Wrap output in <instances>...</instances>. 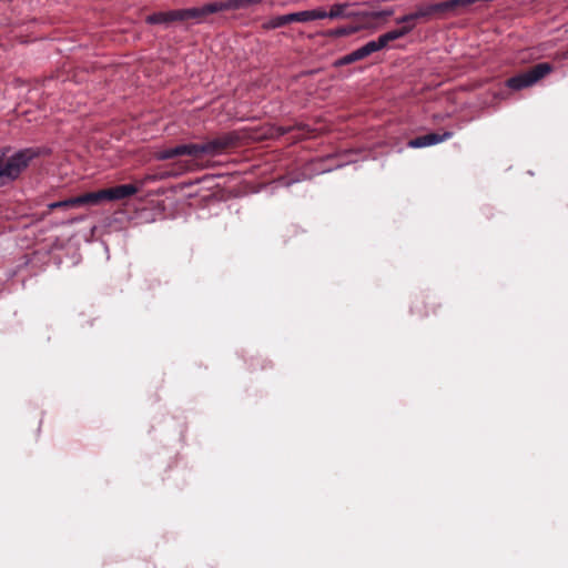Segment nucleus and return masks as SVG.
Listing matches in <instances>:
<instances>
[{"label": "nucleus", "mask_w": 568, "mask_h": 568, "mask_svg": "<svg viewBox=\"0 0 568 568\" xmlns=\"http://www.w3.org/2000/svg\"><path fill=\"white\" fill-rule=\"evenodd\" d=\"M37 154L33 149H24L6 159L0 152V187L14 181Z\"/></svg>", "instance_id": "1"}, {"label": "nucleus", "mask_w": 568, "mask_h": 568, "mask_svg": "<svg viewBox=\"0 0 568 568\" xmlns=\"http://www.w3.org/2000/svg\"><path fill=\"white\" fill-rule=\"evenodd\" d=\"M551 71L548 63H539L528 70L527 72L517 74L507 80L506 85L513 90H521L535 84L538 80L544 78Z\"/></svg>", "instance_id": "2"}, {"label": "nucleus", "mask_w": 568, "mask_h": 568, "mask_svg": "<svg viewBox=\"0 0 568 568\" xmlns=\"http://www.w3.org/2000/svg\"><path fill=\"white\" fill-rule=\"evenodd\" d=\"M237 136L234 133H226L211 141L202 143L203 153L207 155H219L224 150L235 144Z\"/></svg>", "instance_id": "3"}, {"label": "nucleus", "mask_w": 568, "mask_h": 568, "mask_svg": "<svg viewBox=\"0 0 568 568\" xmlns=\"http://www.w3.org/2000/svg\"><path fill=\"white\" fill-rule=\"evenodd\" d=\"M145 21L150 24L169 27L173 22L183 21V12L182 9L160 11L148 16Z\"/></svg>", "instance_id": "4"}, {"label": "nucleus", "mask_w": 568, "mask_h": 568, "mask_svg": "<svg viewBox=\"0 0 568 568\" xmlns=\"http://www.w3.org/2000/svg\"><path fill=\"white\" fill-rule=\"evenodd\" d=\"M453 136L452 132L439 133H428L422 136H417L410 141H408L407 145L412 149H419L425 146L435 145L437 143L444 142Z\"/></svg>", "instance_id": "5"}, {"label": "nucleus", "mask_w": 568, "mask_h": 568, "mask_svg": "<svg viewBox=\"0 0 568 568\" xmlns=\"http://www.w3.org/2000/svg\"><path fill=\"white\" fill-rule=\"evenodd\" d=\"M414 29V26H403L400 29L388 31L373 40L377 50L384 49L390 41L403 38Z\"/></svg>", "instance_id": "6"}, {"label": "nucleus", "mask_w": 568, "mask_h": 568, "mask_svg": "<svg viewBox=\"0 0 568 568\" xmlns=\"http://www.w3.org/2000/svg\"><path fill=\"white\" fill-rule=\"evenodd\" d=\"M138 191H139L138 187L134 186L133 184H123V185H118L115 187L105 189L104 195H105V200L114 201V200H122V199L132 196L135 193H138Z\"/></svg>", "instance_id": "7"}, {"label": "nucleus", "mask_w": 568, "mask_h": 568, "mask_svg": "<svg viewBox=\"0 0 568 568\" xmlns=\"http://www.w3.org/2000/svg\"><path fill=\"white\" fill-rule=\"evenodd\" d=\"M104 194H105L104 190H100L98 192L85 193L80 196H77L75 202H77L78 206L85 205V204L95 205V204H99L101 201H105Z\"/></svg>", "instance_id": "8"}, {"label": "nucleus", "mask_w": 568, "mask_h": 568, "mask_svg": "<svg viewBox=\"0 0 568 568\" xmlns=\"http://www.w3.org/2000/svg\"><path fill=\"white\" fill-rule=\"evenodd\" d=\"M175 146L179 156L187 155L192 158H199L201 154H204L202 143H186Z\"/></svg>", "instance_id": "9"}, {"label": "nucleus", "mask_w": 568, "mask_h": 568, "mask_svg": "<svg viewBox=\"0 0 568 568\" xmlns=\"http://www.w3.org/2000/svg\"><path fill=\"white\" fill-rule=\"evenodd\" d=\"M183 21L193 20L195 23L204 22L206 18L204 6L182 9Z\"/></svg>", "instance_id": "10"}, {"label": "nucleus", "mask_w": 568, "mask_h": 568, "mask_svg": "<svg viewBox=\"0 0 568 568\" xmlns=\"http://www.w3.org/2000/svg\"><path fill=\"white\" fill-rule=\"evenodd\" d=\"M377 48L374 43V41H369L367 42L366 44H364L363 47L354 50L352 53V58L354 60V62L356 61H359L362 59H365L366 57H368L369 54L374 53V52H377Z\"/></svg>", "instance_id": "11"}, {"label": "nucleus", "mask_w": 568, "mask_h": 568, "mask_svg": "<svg viewBox=\"0 0 568 568\" xmlns=\"http://www.w3.org/2000/svg\"><path fill=\"white\" fill-rule=\"evenodd\" d=\"M206 17L221 11L232 10L230 0L216 1L204 4Z\"/></svg>", "instance_id": "12"}, {"label": "nucleus", "mask_w": 568, "mask_h": 568, "mask_svg": "<svg viewBox=\"0 0 568 568\" xmlns=\"http://www.w3.org/2000/svg\"><path fill=\"white\" fill-rule=\"evenodd\" d=\"M291 23L290 14L276 16L263 24L264 29H277Z\"/></svg>", "instance_id": "13"}, {"label": "nucleus", "mask_w": 568, "mask_h": 568, "mask_svg": "<svg viewBox=\"0 0 568 568\" xmlns=\"http://www.w3.org/2000/svg\"><path fill=\"white\" fill-rule=\"evenodd\" d=\"M176 156H179L176 146L159 150L154 153V158L159 161H165Z\"/></svg>", "instance_id": "14"}, {"label": "nucleus", "mask_w": 568, "mask_h": 568, "mask_svg": "<svg viewBox=\"0 0 568 568\" xmlns=\"http://www.w3.org/2000/svg\"><path fill=\"white\" fill-rule=\"evenodd\" d=\"M288 14H290L291 23H293V22H308V21H312L311 20V11L310 10L300 11V12H293V13H288Z\"/></svg>", "instance_id": "15"}, {"label": "nucleus", "mask_w": 568, "mask_h": 568, "mask_svg": "<svg viewBox=\"0 0 568 568\" xmlns=\"http://www.w3.org/2000/svg\"><path fill=\"white\" fill-rule=\"evenodd\" d=\"M75 206H78V204L75 202V197H71V199L59 201V202H53L48 205L49 210H54V209H59V207L69 209V207H75Z\"/></svg>", "instance_id": "16"}, {"label": "nucleus", "mask_w": 568, "mask_h": 568, "mask_svg": "<svg viewBox=\"0 0 568 568\" xmlns=\"http://www.w3.org/2000/svg\"><path fill=\"white\" fill-rule=\"evenodd\" d=\"M232 10H240L252 4L261 3L262 0H230Z\"/></svg>", "instance_id": "17"}, {"label": "nucleus", "mask_w": 568, "mask_h": 568, "mask_svg": "<svg viewBox=\"0 0 568 568\" xmlns=\"http://www.w3.org/2000/svg\"><path fill=\"white\" fill-rule=\"evenodd\" d=\"M414 14L416 17V20L422 19V18H427V17L435 14L434 9H433V3L418 7L417 10L414 12Z\"/></svg>", "instance_id": "18"}, {"label": "nucleus", "mask_w": 568, "mask_h": 568, "mask_svg": "<svg viewBox=\"0 0 568 568\" xmlns=\"http://www.w3.org/2000/svg\"><path fill=\"white\" fill-rule=\"evenodd\" d=\"M345 8H346V4H341V3L332 6L331 10L328 11V18L335 19L338 17H342L345 12Z\"/></svg>", "instance_id": "19"}, {"label": "nucleus", "mask_w": 568, "mask_h": 568, "mask_svg": "<svg viewBox=\"0 0 568 568\" xmlns=\"http://www.w3.org/2000/svg\"><path fill=\"white\" fill-rule=\"evenodd\" d=\"M433 9H434V13L450 12L449 6H448V0L438 2V3H433Z\"/></svg>", "instance_id": "20"}, {"label": "nucleus", "mask_w": 568, "mask_h": 568, "mask_svg": "<svg viewBox=\"0 0 568 568\" xmlns=\"http://www.w3.org/2000/svg\"><path fill=\"white\" fill-rule=\"evenodd\" d=\"M311 11V20H317V19H325V18H328V12H326L325 10L323 9H314V10H310Z\"/></svg>", "instance_id": "21"}, {"label": "nucleus", "mask_w": 568, "mask_h": 568, "mask_svg": "<svg viewBox=\"0 0 568 568\" xmlns=\"http://www.w3.org/2000/svg\"><path fill=\"white\" fill-rule=\"evenodd\" d=\"M353 62H354V60L352 58V53H348V54L342 57L341 59L336 60L334 62V65L335 67H342V65L351 64Z\"/></svg>", "instance_id": "22"}, {"label": "nucleus", "mask_w": 568, "mask_h": 568, "mask_svg": "<svg viewBox=\"0 0 568 568\" xmlns=\"http://www.w3.org/2000/svg\"><path fill=\"white\" fill-rule=\"evenodd\" d=\"M393 13H394L393 9H387V10L372 12L371 17L374 19H381V18H385V17H390Z\"/></svg>", "instance_id": "23"}, {"label": "nucleus", "mask_w": 568, "mask_h": 568, "mask_svg": "<svg viewBox=\"0 0 568 568\" xmlns=\"http://www.w3.org/2000/svg\"><path fill=\"white\" fill-rule=\"evenodd\" d=\"M416 20V17L413 13L403 16L396 20L397 23H403L404 26H409L408 22Z\"/></svg>", "instance_id": "24"}, {"label": "nucleus", "mask_w": 568, "mask_h": 568, "mask_svg": "<svg viewBox=\"0 0 568 568\" xmlns=\"http://www.w3.org/2000/svg\"><path fill=\"white\" fill-rule=\"evenodd\" d=\"M353 32V29L339 28L333 31L334 36L342 37Z\"/></svg>", "instance_id": "25"}]
</instances>
